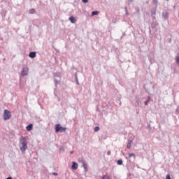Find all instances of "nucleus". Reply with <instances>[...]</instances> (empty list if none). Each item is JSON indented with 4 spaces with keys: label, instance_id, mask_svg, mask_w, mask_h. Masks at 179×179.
I'll return each mask as SVG.
<instances>
[{
    "label": "nucleus",
    "instance_id": "15",
    "mask_svg": "<svg viewBox=\"0 0 179 179\" xmlns=\"http://www.w3.org/2000/svg\"><path fill=\"white\" fill-rule=\"evenodd\" d=\"M74 76H75L76 85H79V80L78 79V74L76 73Z\"/></svg>",
    "mask_w": 179,
    "mask_h": 179
},
{
    "label": "nucleus",
    "instance_id": "17",
    "mask_svg": "<svg viewBox=\"0 0 179 179\" xmlns=\"http://www.w3.org/2000/svg\"><path fill=\"white\" fill-rule=\"evenodd\" d=\"M29 13H31V15L36 13V9L31 8V10H29Z\"/></svg>",
    "mask_w": 179,
    "mask_h": 179
},
{
    "label": "nucleus",
    "instance_id": "11",
    "mask_svg": "<svg viewBox=\"0 0 179 179\" xmlns=\"http://www.w3.org/2000/svg\"><path fill=\"white\" fill-rule=\"evenodd\" d=\"M27 131H31L33 129V124H29L26 127Z\"/></svg>",
    "mask_w": 179,
    "mask_h": 179
},
{
    "label": "nucleus",
    "instance_id": "24",
    "mask_svg": "<svg viewBox=\"0 0 179 179\" xmlns=\"http://www.w3.org/2000/svg\"><path fill=\"white\" fill-rule=\"evenodd\" d=\"M54 76H55V78H59V79H61V77H59V73H55Z\"/></svg>",
    "mask_w": 179,
    "mask_h": 179
},
{
    "label": "nucleus",
    "instance_id": "19",
    "mask_svg": "<svg viewBox=\"0 0 179 179\" xmlns=\"http://www.w3.org/2000/svg\"><path fill=\"white\" fill-rule=\"evenodd\" d=\"M118 166H122V159H119L117 162Z\"/></svg>",
    "mask_w": 179,
    "mask_h": 179
},
{
    "label": "nucleus",
    "instance_id": "28",
    "mask_svg": "<svg viewBox=\"0 0 179 179\" xmlns=\"http://www.w3.org/2000/svg\"><path fill=\"white\" fill-rule=\"evenodd\" d=\"M52 174V176H58V173L57 172H53Z\"/></svg>",
    "mask_w": 179,
    "mask_h": 179
},
{
    "label": "nucleus",
    "instance_id": "9",
    "mask_svg": "<svg viewBox=\"0 0 179 179\" xmlns=\"http://www.w3.org/2000/svg\"><path fill=\"white\" fill-rule=\"evenodd\" d=\"M69 20H70L71 23H76V18L73 16L69 17Z\"/></svg>",
    "mask_w": 179,
    "mask_h": 179
},
{
    "label": "nucleus",
    "instance_id": "7",
    "mask_svg": "<svg viewBox=\"0 0 179 179\" xmlns=\"http://www.w3.org/2000/svg\"><path fill=\"white\" fill-rule=\"evenodd\" d=\"M162 17L164 19V20L169 19V12H167V11L163 12Z\"/></svg>",
    "mask_w": 179,
    "mask_h": 179
},
{
    "label": "nucleus",
    "instance_id": "29",
    "mask_svg": "<svg viewBox=\"0 0 179 179\" xmlns=\"http://www.w3.org/2000/svg\"><path fill=\"white\" fill-rule=\"evenodd\" d=\"M110 155H111V151H108V152H107V155H108V156H110Z\"/></svg>",
    "mask_w": 179,
    "mask_h": 179
},
{
    "label": "nucleus",
    "instance_id": "1",
    "mask_svg": "<svg viewBox=\"0 0 179 179\" xmlns=\"http://www.w3.org/2000/svg\"><path fill=\"white\" fill-rule=\"evenodd\" d=\"M20 149L22 155H24V153H26V150H27V141H26V138L22 136L20 138Z\"/></svg>",
    "mask_w": 179,
    "mask_h": 179
},
{
    "label": "nucleus",
    "instance_id": "35",
    "mask_svg": "<svg viewBox=\"0 0 179 179\" xmlns=\"http://www.w3.org/2000/svg\"><path fill=\"white\" fill-rule=\"evenodd\" d=\"M178 145H179V142H178Z\"/></svg>",
    "mask_w": 179,
    "mask_h": 179
},
{
    "label": "nucleus",
    "instance_id": "10",
    "mask_svg": "<svg viewBox=\"0 0 179 179\" xmlns=\"http://www.w3.org/2000/svg\"><path fill=\"white\" fill-rule=\"evenodd\" d=\"M135 103H136V106H141V99H139V97L136 96Z\"/></svg>",
    "mask_w": 179,
    "mask_h": 179
},
{
    "label": "nucleus",
    "instance_id": "8",
    "mask_svg": "<svg viewBox=\"0 0 179 179\" xmlns=\"http://www.w3.org/2000/svg\"><path fill=\"white\" fill-rule=\"evenodd\" d=\"M78 163L73 162L71 168L73 169V170H76V169H78Z\"/></svg>",
    "mask_w": 179,
    "mask_h": 179
},
{
    "label": "nucleus",
    "instance_id": "12",
    "mask_svg": "<svg viewBox=\"0 0 179 179\" xmlns=\"http://www.w3.org/2000/svg\"><path fill=\"white\" fill-rule=\"evenodd\" d=\"M36 52H31L29 55V58H36Z\"/></svg>",
    "mask_w": 179,
    "mask_h": 179
},
{
    "label": "nucleus",
    "instance_id": "25",
    "mask_svg": "<svg viewBox=\"0 0 179 179\" xmlns=\"http://www.w3.org/2000/svg\"><path fill=\"white\" fill-rule=\"evenodd\" d=\"M131 143H127V149H131Z\"/></svg>",
    "mask_w": 179,
    "mask_h": 179
},
{
    "label": "nucleus",
    "instance_id": "23",
    "mask_svg": "<svg viewBox=\"0 0 179 179\" xmlns=\"http://www.w3.org/2000/svg\"><path fill=\"white\" fill-rule=\"evenodd\" d=\"M129 159H131V157H133L134 159H135V154H129Z\"/></svg>",
    "mask_w": 179,
    "mask_h": 179
},
{
    "label": "nucleus",
    "instance_id": "27",
    "mask_svg": "<svg viewBox=\"0 0 179 179\" xmlns=\"http://www.w3.org/2000/svg\"><path fill=\"white\" fill-rule=\"evenodd\" d=\"M84 3H87L89 0H82Z\"/></svg>",
    "mask_w": 179,
    "mask_h": 179
},
{
    "label": "nucleus",
    "instance_id": "20",
    "mask_svg": "<svg viewBox=\"0 0 179 179\" xmlns=\"http://www.w3.org/2000/svg\"><path fill=\"white\" fill-rule=\"evenodd\" d=\"M94 132H98V131H100L99 127H95L94 129Z\"/></svg>",
    "mask_w": 179,
    "mask_h": 179
},
{
    "label": "nucleus",
    "instance_id": "22",
    "mask_svg": "<svg viewBox=\"0 0 179 179\" xmlns=\"http://www.w3.org/2000/svg\"><path fill=\"white\" fill-rule=\"evenodd\" d=\"M176 61L177 64H179V53L178 54V55L176 57Z\"/></svg>",
    "mask_w": 179,
    "mask_h": 179
},
{
    "label": "nucleus",
    "instance_id": "34",
    "mask_svg": "<svg viewBox=\"0 0 179 179\" xmlns=\"http://www.w3.org/2000/svg\"><path fill=\"white\" fill-rule=\"evenodd\" d=\"M166 1H169V0H166Z\"/></svg>",
    "mask_w": 179,
    "mask_h": 179
},
{
    "label": "nucleus",
    "instance_id": "26",
    "mask_svg": "<svg viewBox=\"0 0 179 179\" xmlns=\"http://www.w3.org/2000/svg\"><path fill=\"white\" fill-rule=\"evenodd\" d=\"M133 1L134 0H128V4L131 5V3H132Z\"/></svg>",
    "mask_w": 179,
    "mask_h": 179
},
{
    "label": "nucleus",
    "instance_id": "30",
    "mask_svg": "<svg viewBox=\"0 0 179 179\" xmlns=\"http://www.w3.org/2000/svg\"><path fill=\"white\" fill-rule=\"evenodd\" d=\"M125 10H126V15H129L128 10L127 9V8H125Z\"/></svg>",
    "mask_w": 179,
    "mask_h": 179
},
{
    "label": "nucleus",
    "instance_id": "32",
    "mask_svg": "<svg viewBox=\"0 0 179 179\" xmlns=\"http://www.w3.org/2000/svg\"><path fill=\"white\" fill-rule=\"evenodd\" d=\"M6 179H12V177H8Z\"/></svg>",
    "mask_w": 179,
    "mask_h": 179
},
{
    "label": "nucleus",
    "instance_id": "3",
    "mask_svg": "<svg viewBox=\"0 0 179 179\" xmlns=\"http://www.w3.org/2000/svg\"><path fill=\"white\" fill-rule=\"evenodd\" d=\"M4 121H8V120H10L12 117V115L10 114V111L8 110H4V113L3 114Z\"/></svg>",
    "mask_w": 179,
    "mask_h": 179
},
{
    "label": "nucleus",
    "instance_id": "16",
    "mask_svg": "<svg viewBox=\"0 0 179 179\" xmlns=\"http://www.w3.org/2000/svg\"><path fill=\"white\" fill-rule=\"evenodd\" d=\"M96 15H99L98 10H94L92 12V16H96Z\"/></svg>",
    "mask_w": 179,
    "mask_h": 179
},
{
    "label": "nucleus",
    "instance_id": "18",
    "mask_svg": "<svg viewBox=\"0 0 179 179\" xmlns=\"http://www.w3.org/2000/svg\"><path fill=\"white\" fill-rule=\"evenodd\" d=\"M134 141V137H129V140H128V143H132Z\"/></svg>",
    "mask_w": 179,
    "mask_h": 179
},
{
    "label": "nucleus",
    "instance_id": "31",
    "mask_svg": "<svg viewBox=\"0 0 179 179\" xmlns=\"http://www.w3.org/2000/svg\"><path fill=\"white\" fill-rule=\"evenodd\" d=\"M157 2V0H153V3H156Z\"/></svg>",
    "mask_w": 179,
    "mask_h": 179
},
{
    "label": "nucleus",
    "instance_id": "2",
    "mask_svg": "<svg viewBox=\"0 0 179 179\" xmlns=\"http://www.w3.org/2000/svg\"><path fill=\"white\" fill-rule=\"evenodd\" d=\"M55 132L58 134V132H66V127H62L60 124H57L55 125Z\"/></svg>",
    "mask_w": 179,
    "mask_h": 179
},
{
    "label": "nucleus",
    "instance_id": "13",
    "mask_svg": "<svg viewBox=\"0 0 179 179\" xmlns=\"http://www.w3.org/2000/svg\"><path fill=\"white\" fill-rule=\"evenodd\" d=\"M150 96H148L146 101L144 102L145 106H148V104H149V103H150Z\"/></svg>",
    "mask_w": 179,
    "mask_h": 179
},
{
    "label": "nucleus",
    "instance_id": "4",
    "mask_svg": "<svg viewBox=\"0 0 179 179\" xmlns=\"http://www.w3.org/2000/svg\"><path fill=\"white\" fill-rule=\"evenodd\" d=\"M27 73H29V68L24 67L22 71H21L22 76H27Z\"/></svg>",
    "mask_w": 179,
    "mask_h": 179
},
{
    "label": "nucleus",
    "instance_id": "21",
    "mask_svg": "<svg viewBox=\"0 0 179 179\" xmlns=\"http://www.w3.org/2000/svg\"><path fill=\"white\" fill-rule=\"evenodd\" d=\"M102 179H111V178H110V176L107 175H104L102 176Z\"/></svg>",
    "mask_w": 179,
    "mask_h": 179
},
{
    "label": "nucleus",
    "instance_id": "33",
    "mask_svg": "<svg viewBox=\"0 0 179 179\" xmlns=\"http://www.w3.org/2000/svg\"><path fill=\"white\" fill-rule=\"evenodd\" d=\"M70 153H71V155H73V151H71V152H70Z\"/></svg>",
    "mask_w": 179,
    "mask_h": 179
},
{
    "label": "nucleus",
    "instance_id": "14",
    "mask_svg": "<svg viewBox=\"0 0 179 179\" xmlns=\"http://www.w3.org/2000/svg\"><path fill=\"white\" fill-rule=\"evenodd\" d=\"M54 82L56 87L57 85H59V83H61V81H59V80H57V78L54 79Z\"/></svg>",
    "mask_w": 179,
    "mask_h": 179
},
{
    "label": "nucleus",
    "instance_id": "6",
    "mask_svg": "<svg viewBox=\"0 0 179 179\" xmlns=\"http://www.w3.org/2000/svg\"><path fill=\"white\" fill-rule=\"evenodd\" d=\"M156 10H157L156 7L151 9V17L153 19V20H155V19H156V16H155Z\"/></svg>",
    "mask_w": 179,
    "mask_h": 179
},
{
    "label": "nucleus",
    "instance_id": "5",
    "mask_svg": "<svg viewBox=\"0 0 179 179\" xmlns=\"http://www.w3.org/2000/svg\"><path fill=\"white\" fill-rule=\"evenodd\" d=\"M81 163H83V167L85 170V173H87L89 171V169L87 168V164H86V162L83 159H82Z\"/></svg>",
    "mask_w": 179,
    "mask_h": 179
}]
</instances>
